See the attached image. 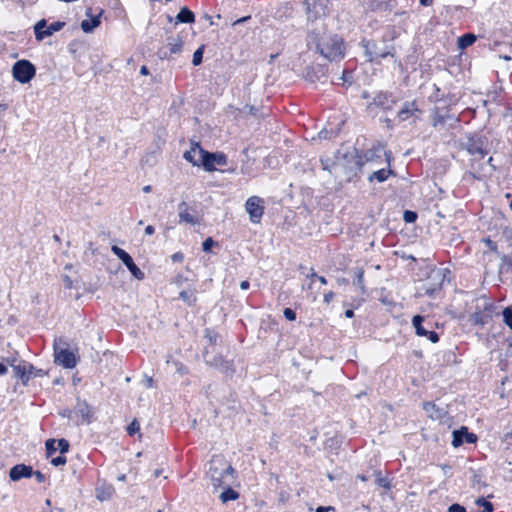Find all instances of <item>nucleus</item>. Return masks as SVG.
<instances>
[{"label":"nucleus","instance_id":"obj_30","mask_svg":"<svg viewBox=\"0 0 512 512\" xmlns=\"http://www.w3.org/2000/svg\"><path fill=\"white\" fill-rule=\"evenodd\" d=\"M183 44H184V42L180 37H178L176 39H172L169 42L171 53H174V54L179 53L182 50Z\"/></svg>","mask_w":512,"mask_h":512},{"label":"nucleus","instance_id":"obj_64","mask_svg":"<svg viewBox=\"0 0 512 512\" xmlns=\"http://www.w3.org/2000/svg\"><path fill=\"white\" fill-rule=\"evenodd\" d=\"M151 191V186L150 185H146L143 187V192L144 193H149Z\"/></svg>","mask_w":512,"mask_h":512},{"label":"nucleus","instance_id":"obj_24","mask_svg":"<svg viewBox=\"0 0 512 512\" xmlns=\"http://www.w3.org/2000/svg\"><path fill=\"white\" fill-rule=\"evenodd\" d=\"M224 490L220 494V499L223 503H226L230 500H236L239 497V494L234 491L231 486L222 487Z\"/></svg>","mask_w":512,"mask_h":512},{"label":"nucleus","instance_id":"obj_49","mask_svg":"<svg viewBox=\"0 0 512 512\" xmlns=\"http://www.w3.org/2000/svg\"><path fill=\"white\" fill-rule=\"evenodd\" d=\"M333 297H334V293L333 292H328L324 296V302L327 303V304L330 303L332 301Z\"/></svg>","mask_w":512,"mask_h":512},{"label":"nucleus","instance_id":"obj_22","mask_svg":"<svg viewBox=\"0 0 512 512\" xmlns=\"http://www.w3.org/2000/svg\"><path fill=\"white\" fill-rule=\"evenodd\" d=\"M178 22L181 23H193L195 20V16L192 11L188 8H182L176 16Z\"/></svg>","mask_w":512,"mask_h":512},{"label":"nucleus","instance_id":"obj_61","mask_svg":"<svg viewBox=\"0 0 512 512\" xmlns=\"http://www.w3.org/2000/svg\"><path fill=\"white\" fill-rule=\"evenodd\" d=\"M318 277L319 276L314 271L311 272V274H310L311 280L318 279ZM311 283H313V281H311ZM310 285H312V284H310ZM309 287L311 288V286H309Z\"/></svg>","mask_w":512,"mask_h":512},{"label":"nucleus","instance_id":"obj_36","mask_svg":"<svg viewBox=\"0 0 512 512\" xmlns=\"http://www.w3.org/2000/svg\"><path fill=\"white\" fill-rule=\"evenodd\" d=\"M257 108L254 107V106H250V105H245L243 107V109H241V113L245 116L247 115H253V116H257Z\"/></svg>","mask_w":512,"mask_h":512},{"label":"nucleus","instance_id":"obj_54","mask_svg":"<svg viewBox=\"0 0 512 512\" xmlns=\"http://www.w3.org/2000/svg\"><path fill=\"white\" fill-rule=\"evenodd\" d=\"M154 227L152 225H148L146 228H145V234L146 235H152L154 233Z\"/></svg>","mask_w":512,"mask_h":512},{"label":"nucleus","instance_id":"obj_2","mask_svg":"<svg viewBox=\"0 0 512 512\" xmlns=\"http://www.w3.org/2000/svg\"><path fill=\"white\" fill-rule=\"evenodd\" d=\"M207 473L215 489L231 486L234 482V469L221 455L212 457Z\"/></svg>","mask_w":512,"mask_h":512},{"label":"nucleus","instance_id":"obj_9","mask_svg":"<svg viewBox=\"0 0 512 512\" xmlns=\"http://www.w3.org/2000/svg\"><path fill=\"white\" fill-rule=\"evenodd\" d=\"M421 113L420 108L415 100L406 101L403 103L401 109L397 113V117L399 121H407L412 120L415 122L419 119V114Z\"/></svg>","mask_w":512,"mask_h":512},{"label":"nucleus","instance_id":"obj_60","mask_svg":"<svg viewBox=\"0 0 512 512\" xmlns=\"http://www.w3.org/2000/svg\"><path fill=\"white\" fill-rule=\"evenodd\" d=\"M204 18H205L206 20H208V22H209V24H210V25H214V24H215V23H214V21H213V19H212V17H211L210 15L205 14V15H204Z\"/></svg>","mask_w":512,"mask_h":512},{"label":"nucleus","instance_id":"obj_35","mask_svg":"<svg viewBox=\"0 0 512 512\" xmlns=\"http://www.w3.org/2000/svg\"><path fill=\"white\" fill-rule=\"evenodd\" d=\"M55 443H56V440H54V439H49L46 441V451H47L48 457L52 456V454L55 453L56 450L58 449L55 447Z\"/></svg>","mask_w":512,"mask_h":512},{"label":"nucleus","instance_id":"obj_25","mask_svg":"<svg viewBox=\"0 0 512 512\" xmlns=\"http://www.w3.org/2000/svg\"><path fill=\"white\" fill-rule=\"evenodd\" d=\"M47 28V23L45 19H42L38 21L34 27L35 37L38 41L43 40L46 38V35H44V31Z\"/></svg>","mask_w":512,"mask_h":512},{"label":"nucleus","instance_id":"obj_32","mask_svg":"<svg viewBox=\"0 0 512 512\" xmlns=\"http://www.w3.org/2000/svg\"><path fill=\"white\" fill-rule=\"evenodd\" d=\"M338 135V130H334V129H331V130H327L326 128L322 129L319 134H318V137L320 139H332L334 137H336Z\"/></svg>","mask_w":512,"mask_h":512},{"label":"nucleus","instance_id":"obj_33","mask_svg":"<svg viewBox=\"0 0 512 512\" xmlns=\"http://www.w3.org/2000/svg\"><path fill=\"white\" fill-rule=\"evenodd\" d=\"M203 50H204V46H201L199 47L193 54V60H192V63L193 65L197 66L199 64H201L202 62V57H203Z\"/></svg>","mask_w":512,"mask_h":512},{"label":"nucleus","instance_id":"obj_46","mask_svg":"<svg viewBox=\"0 0 512 512\" xmlns=\"http://www.w3.org/2000/svg\"><path fill=\"white\" fill-rule=\"evenodd\" d=\"M32 476H35L36 480L39 482V483H42L45 481V475L40 472V471H35L33 472V475Z\"/></svg>","mask_w":512,"mask_h":512},{"label":"nucleus","instance_id":"obj_20","mask_svg":"<svg viewBox=\"0 0 512 512\" xmlns=\"http://www.w3.org/2000/svg\"><path fill=\"white\" fill-rule=\"evenodd\" d=\"M424 410L429 414V417L435 420H441L444 416V411L436 408L435 404L431 402L424 403Z\"/></svg>","mask_w":512,"mask_h":512},{"label":"nucleus","instance_id":"obj_7","mask_svg":"<svg viewBox=\"0 0 512 512\" xmlns=\"http://www.w3.org/2000/svg\"><path fill=\"white\" fill-rule=\"evenodd\" d=\"M363 47L365 50V56L367 60L369 61H379L380 59H383L387 57L388 55H392V48L389 49L388 47H384L381 44H376L374 42H364Z\"/></svg>","mask_w":512,"mask_h":512},{"label":"nucleus","instance_id":"obj_39","mask_svg":"<svg viewBox=\"0 0 512 512\" xmlns=\"http://www.w3.org/2000/svg\"><path fill=\"white\" fill-rule=\"evenodd\" d=\"M58 449L60 450L61 453H65L68 451L69 449V443L66 439H60L58 440Z\"/></svg>","mask_w":512,"mask_h":512},{"label":"nucleus","instance_id":"obj_5","mask_svg":"<svg viewBox=\"0 0 512 512\" xmlns=\"http://www.w3.org/2000/svg\"><path fill=\"white\" fill-rule=\"evenodd\" d=\"M328 0H305L307 20L314 22L326 15Z\"/></svg>","mask_w":512,"mask_h":512},{"label":"nucleus","instance_id":"obj_50","mask_svg":"<svg viewBox=\"0 0 512 512\" xmlns=\"http://www.w3.org/2000/svg\"><path fill=\"white\" fill-rule=\"evenodd\" d=\"M485 242L491 250L496 251L497 246L495 242L491 241L490 239H485Z\"/></svg>","mask_w":512,"mask_h":512},{"label":"nucleus","instance_id":"obj_56","mask_svg":"<svg viewBox=\"0 0 512 512\" xmlns=\"http://www.w3.org/2000/svg\"><path fill=\"white\" fill-rule=\"evenodd\" d=\"M140 73H141L142 75H145V76H146V75H148V74H149V70H148V68H147L146 66H142V67L140 68Z\"/></svg>","mask_w":512,"mask_h":512},{"label":"nucleus","instance_id":"obj_16","mask_svg":"<svg viewBox=\"0 0 512 512\" xmlns=\"http://www.w3.org/2000/svg\"><path fill=\"white\" fill-rule=\"evenodd\" d=\"M394 101L390 99V96L384 92H378L372 99V102H369L367 108H371L372 106H376L382 109H391Z\"/></svg>","mask_w":512,"mask_h":512},{"label":"nucleus","instance_id":"obj_11","mask_svg":"<svg viewBox=\"0 0 512 512\" xmlns=\"http://www.w3.org/2000/svg\"><path fill=\"white\" fill-rule=\"evenodd\" d=\"M7 362L12 367L14 376L20 379L23 382V384H26L31 377L32 370H34V366L29 365L27 367L26 365L22 364H15L16 360L14 358L11 360L8 359Z\"/></svg>","mask_w":512,"mask_h":512},{"label":"nucleus","instance_id":"obj_48","mask_svg":"<svg viewBox=\"0 0 512 512\" xmlns=\"http://www.w3.org/2000/svg\"><path fill=\"white\" fill-rule=\"evenodd\" d=\"M63 282L66 288L70 289L72 288V280L69 278V276L65 275L63 277Z\"/></svg>","mask_w":512,"mask_h":512},{"label":"nucleus","instance_id":"obj_44","mask_svg":"<svg viewBox=\"0 0 512 512\" xmlns=\"http://www.w3.org/2000/svg\"><path fill=\"white\" fill-rule=\"evenodd\" d=\"M377 485L384 487L386 489H390V483L386 478L378 477L376 479Z\"/></svg>","mask_w":512,"mask_h":512},{"label":"nucleus","instance_id":"obj_63","mask_svg":"<svg viewBox=\"0 0 512 512\" xmlns=\"http://www.w3.org/2000/svg\"><path fill=\"white\" fill-rule=\"evenodd\" d=\"M344 83L348 81L347 73L343 71L342 76L340 78Z\"/></svg>","mask_w":512,"mask_h":512},{"label":"nucleus","instance_id":"obj_6","mask_svg":"<svg viewBox=\"0 0 512 512\" xmlns=\"http://www.w3.org/2000/svg\"><path fill=\"white\" fill-rule=\"evenodd\" d=\"M111 250L114 255H116L127 267V269L131 272V274L138 280L144 279V272L140 270L139 267L134 263L132 257L122 248L113 245Z\"/></svg>","mask_w":512,"mask_h":512},{"label":"nucleus","instance_id":"obj_57","mask_svg":"<svg viewBox=\"0 0 512 512\" xmlns=\"http://www.w3.org/2000/svg\"><path fill=\"white\" fill-rule=\"evenodd\" d=\"M419 1L423 6H430V5H432V2H433V0H419Z\"/></svg>","mask_w":512,"mask_h":512},{"label":"nucleus","instance_id":"obj_47","mask_svg":"<svg viewBox=\"0 0 512 512\" xmlns=\"http://www.w3.org/2000/svg\"><path fill=\"white\" fill-rule=\"evenodd\" d=\"M315 512H334V507H332V506L318 507Z\"/></svg>","mask_w":512,"mask_h":512},{"label":"nucleus","instance_id":"obj_37","mask_svg":"<svg viewBox=\"0 0 512 512\" xmlns=\"http://www.w3.org/2000/svg\"><path fill=\"white\" fill-rule=\"evenodd\" d=\"M139 430H140V425L136 420L132 421L130 423V425L127 427V432L129 435H134Z\"/></svg>","mask_w":512,"mask_h":512},{"label":"nucleus","instance_id":"obj_8","mask_svg":"<svg viewBox=\"0 0 512 512\" xmlns=\"http://www.w3.org/2000/svg\"><path fill=\"white\" fill-rule=\"evenodd\" d=\"M246 211L249 214V218L253 223H259L261 221L264 212V200L258 196H251L246 201Z\"/></svg>","mask_w":512,"mask_h":512},{"label":"nucleus","instance_id":"obj_10","mask_svg":"<svg viewBox=\"0 0 512 512\" xmlns=\"http://www.w3.org/2000/svg\"><path fill=\"white\" fill-rule=\"evenodd\" d=\"M452 435V445L455 448L461 446L464 442L472 444L477 441V436L474 433L468 432V428L464 426L459 430H454Z\"/></svg>","mask_w":512,"mask_h":512},{"label":"nucleus","instance_id":"obj_52","mask_svg":"<svg viewBox=\"0 0 512 512\" xmlns=\"http://www.w3.org/2000/svg\"><path fill=\"white\" fill-rule=\"evenodd\" d=\"M8 372V368L4 363L0 362V375H5Z\"/></svg>","mask_w":512,"mask_h":512},{"label":"nucleus","instance_id":"obj_1","mask_svg":"<svg viewBox=\"0 0 512 512\" xmlns=\"http://www.w3.org/2000/svg\"><path fill=\"white\" fill-rule=\"evenodd\" d=\"M308 46L315 47L316 51L324 58L333 61L344 56V46L342 38L336 34L311 33L308 38Z\"/></svg>","mask_w":512,"mask_h":512},{"label":"nucleus","instance_id":"obj_45","mask_svg":"<svg viewBox=\"0 0 512 512\" xmlns=\"http://www.w3.org/2000/svg\"><path fill=\"white\" fill-rule=\"evenodd\" d=\"M416 219V213L412 212V211H405L404 213V220L406 222H413L415 221Z\"/></svg>","mask_w":512,"mask_h":512},{"label":"nucleus","instance_id":"obj_19","mask_svg":"<svg viewBox=\"0 0 512 512\" xmlns=\"http://www.w3.org/2000/svg\"><path fill=\"white\" fill-rule=\"evenodd\" d=\"M102 11L97 16H92L91 19H85L81 22V28L85 33H91L95 28H97L101 21L100 15Z\"/></svg>","mask_w":512,"mask_h":512},{"label":"nucleus","instance_id":"obj_41","mask_svg":"<svg viewBox=\"0 0 512 512\" xmlns=\"http://www.w3.org/2000/svg\"><path fill=\"white\" fill-rule=\"evenodd\" d=\"M448 512H466V508L460 504H452L448 508Z\"/></svg>","mask_w":512,"mask_h":512},{"label":"nucleus","instance_id":"obj_17","mask_svg":"<svg viewBox=\"0 0 512 512\" xmlns=\"http://www.w3.org/2000/svg\"><path fill=\"white\" fill-rule=\"evenodd\" d=\"M75 412L79 414L84 421L87 423L90 422L93 412L91 406L86 401L78 399L75 406Z\"/></svg>","mask_w":512,"mask_h":512},{"label":"nucleus","instance_id":"obj_55","mask_svg":"<svg viewBox=\"0 0 512 512\" xmlns=\"http://www.w3.org/2000/svg\"><path fill=\"white\" fill-rule=\"evenodd\" d=\"M240 288L242 290H247L249 288V282L247 280H244L240 283Z\"/></svg>","mask_w":512,"mask_h":512},{"label":"nucleus","instance_id":"obj_42","mask_svg":"<svg viewBox=\"0 0 512 512\" xmlns=\"http://www.w3.org/2000/svg\"><path fill=\"white\" fill-rule=\"evenodd\" d=\"M214 245V241L212 238H207L203 244H202V247H203V251L205 252H209L212 248V246Z\"/></svg>","mask_w":512,"mask_h":512},{"label":"nucleus","instance_id":"obj_21","mask_svg":"<svg viewBox=\"0 0 512 512\" xmlns=\"http://www.w3.org/2000/svg\"><path fill=\"white\" fill-rule=\"evenodd\" d=\"M325 76V73L323 71V68H320L319 66L317 67H309L307 68V72H306V78L310 81V82H316V81H319L321 80L322 77Z\"/></svg>","mask_w":512,"mask_h":512},{"label":"nucleus","instance_id":"obj_23","mask_svg":"<svg viewBox=\"0 0 512 512\" xmlns=\"http://www.w3.org/2000/svg\"><path fill=\"white\" fill-rule=\"evenodd\" d=\"M392 173V171L390 169H379L377 171H374L370 176H369V181H374V180H377L378 182H384L385 180H387L388 176Z\"/></svg>","mask_w":512,"mask_h":512},{"label":"nucleus","instance_id":"obj_58","mask_svg":"<svg viewBox=\"0 0 512 512\" xmlns=\"http://www.w3.org/2000/svg\"><path fill=\"white\" fill-rule=\"evenodd\" d=\"M353 315H354V313H353V310H352V309H348V310H346V311H345V316H346L347 318H352V317H353Z\"/></svg>","mask_w":512,"mask_h":512},{"label":"nucleus","instance_id":"obj_27","mask_svg":"<svg viewBox=\"0 0 512 512\" xmlns=\"http://www.w3.org/2000/svg\"><path fill=\"white\" fill-rule=\"evenodd\" d=\"M179 296L188 305H192L196 302V293L194 290H183L180 292Z\"/></svg>","mask_w":512,"mask_h":512},{"label":"nucleus","instance_id":"obj_28","mask_svg":"<svg viewBox=\"0 0 512 512\" xmlns=\"http://www.w3.org/2000/svg\"><path fill=\"white\" fill-rule=\"evenodd\" d=\"M64 26H65V22H61V21L53 22L46 28V30L44 31V35H46V37H49V36L53 35L55 32L60 31Z\"/></svg>","mask_w":512,"mask_h":512},{"label":"nucleus","instance_id":"obj_18","mask_svg":"<svg viewBox=\"0 0 512 512\" xmlns=\"http://www.w3.org/2000/svg\"><path fill=\"white\" fill-rule=\"evenodd\" d=\"M179 219L180 222H186L191 225H195L198 223L197 218L188 212L186 203L184 202L179 205Z\"/></svg>","mask_w":512,"mask_h":512},{"label":"nucleus","instance_id":"obj_62","mask_svg":"<svg viewBox=\"0 0 512 512\" xmlns=\"http://www.w3.org/2000/svg\"><path fill=\"white\" fill-rule=\"evenodd\" d=\"M322 285H326L327 284V280L325 279V277L323 276H319L318 279H317Z\"/></svg>","mask_w":512,"mask_h":512},{"label":"nucleus","instance_id":"obj_3","mask_svg":"<svg viewBox=\"0 0 512 512\" xmlns=\"http://www.w3.org/2000/svg\"><path fill=\"white\" fill-rule=\"evenodd\" d=\"M12 74L15 80L25 84L34 78L36 68L30 61L23 59L14 63L12 67Z\"/></svg>","mask_w":512,"mask_h":512},{"label":"nucleus","instance_id":"obj_15","mask_svg":"<svg viewBox=\"0 0 512 512\" xmlns=\"http://www.w3.org/2000/svg\"><path fill=\"white\" fill-rule=\"evenodd\" d=\"M32 475V467L25 464L15 465L9 471V477L12 481H19L22 478H30Z\"/></svg>","mask_w":512,"mask_h":512},{"label":"nucleus","instance_id":"obj_38","mask_svg":"<svg viewBox=\"0 0 512 512\" xmlns=\"http://www.w3.org/2000/svg\"><path fill=\"white\" fill-rule=\"evenodd\" d=\"M205 337L209 340L211 344H215L218 338V334L207 329L205 331Z\"/></svg>","mask_w":512,"mask_h":512},{"label":"nucleus","instance_id":"obj_34","mask_svg":"<svg viewBox=\"0 0 512 512\" xmlns=\"http://www.w3.org/2000/svg\"><path fill=\"white\" fill-rule=\"evenodd\" d=\"M503 319L505 324L512 329V309L511 308H505L503 310Z\"/></svg>","mask_w":512,"mask_h":512},{"label":"nucleus","instance_id":"obj_4","mask_svg":"<svg viewBox=\"0 0 512 512\" xmlns=\"http://www.w3.org/2000/svg\"><path fill=\"white\" fill-rule=\"evenodd\" d=\"M54 361L56 364L67 369H72L77 365L78 357L76 352L66 348H60L54 343Z\"/></svg>","mask_w":512,"mask_h":512},{"label":"nucleus","instance_id":"obj_14","mask_svg":"<svg viewBox=\"0 0 512 512\" xmlns=\"http://www.w3.org/2000/svg\"><path fill=\"white\" fill-rule=\"evenodd\" d=\"M226 164V156L224 154H214L205 152L203 167L207 171H212L215 169V165H225Z\"/></svg>","mask_w":512,"mask_h":512},{"label":"nucleus","instance_id":"obj_43","mask_svg":"<svg viewBox=\"0 0 512 512\" xmlns=\"http://www.w3.org/2000/svg\"><path fill=\"white\" fill-rule=\"evenodd\" d=\"M66 463V458L64 456H58L51 460V464L54 466H60Z\"/></svg>","mask_w":512,"mask_h":512},{"label":"nucleus","instance_id":"obj_53","mask_svg":"<svg viewBox=\"0 0 512 512\" xmlns=\"http://www.w3.org/2000/svg\"><path fill=\"white\" fill-rule=\"evenodd\" d=\"M44 375V372L41 369H36L34 367V370H32L31 376H42Z\"/></svg>","mask_w":512,"mask_h":512},{"label":"nucleus","instance_id":"obj_12","mask_svg":"<svg viewBox=\"0 0 512 512\" xmlns=\"http://www.w3.org/2000/svg\"><path fill=\"white\" fill-rule=\"evenodd\" d=\"M205 152L198 143H192L190 149L184 153V158L194 166H203Z\"/></svg>","mask_w":512,"mask_h":512},{"label":"nucleus","instance_id":"obj_31","mask_svg":"<svg viewBox=\"0 0 512 512\" xmlns=\"http://www.w3.org/2000/svg\"><path fill=\"white\" fill-rule=\"evenodd\" d=\"M470 321L475 325H484L487 322V316L480 312H475L470 315Z\"/></svg>","mask_w":512,"mask_h":512},{"label":"nucleus","instance_id":"obj_26","mask_svg":"<svg viewBox=\"0 0 512 512\" xmlns=\"http://www.w3.org/2000/svg\"><path fill=\"white\" fill-rule=\"evenodd\" d=\"M476 40V36L474 34H465L458 39V46L461 49H465L471 46Z\"/></svg>","mask_w":512,"mask_h":512},{"label":"nucleus","instance_id":"obj_51","mask_svg":"<svg viewBox=\"0 0 512 512\" xmlns=\"http://www.w3.org/2000/svg\"><path fill=\"white\" fill-rule=\"evenodd\" d=\"M249 18H250V16H246V17H242V18H240V19H237V20H235V21L232 23V25H233V26H235V25H238V24H240V23H243V22L247 21Z\"/></svg>","mask_w":512,"mask_h":512},{"label":"nucleus","instance_id":"obj_29","mask_svg":"<svg viewBox=\"0 0 512 512\" xmlns=\"http://www.w3.org/2000/svg\"><path fill=\"white\" fill-rule=\"evenodd\" d=\"M355 281H354V284H356L357 286H359V288L361 289L362 293L365 292V286H364V270L363 268H356L355 269Z\"/></svg>","mask_w":512,"mask_h":512},{"label":"nucleus","instance_id":"obj_13","mask_svg":"<svg viewBox=\"0 0 512 512\" xmlns=\"http://www.w3.org/2000/svg\"><path fill=\"white\" fill-rule=\"evenodd\" d=\"M423 321H424L423 316L416 315L413 317L412 324H413V327L415 328L416 334L418 336H428L429 340L432 343H437L439 340L438 334L434 331H429V330L425 329L422 325Z\"/></svg>","mask_w":512,"mask_h":512},{"label":"nucleus","instance_id":"obj_40","mask_svg":"<svg viewBox=\"0 0 512 512\" xmlns=\"http://www.w3.org/2000/svg\"><path fill=\"white\" fill-rule=\"evenodd\" d=\"M283 313L285 318L289 321H294L296 319V313L290 308H285Z\"/></svg>","mask_w":512,"mask_h":512},{"label":"nucleus","instance_id":"obj_59","mask_svg":"<svg viewBox=\"0 0 512 512\" xmlns=\"http://www.w3.org/2000/svg\"><path fill=\"white\" fill-rule=\"evenodd\" d=\"M442 120H443L442 116L435 117L434 126H437L439 123H442Z\"/></svg>","mask_w":512,"mask_h":512}]
</instances>
